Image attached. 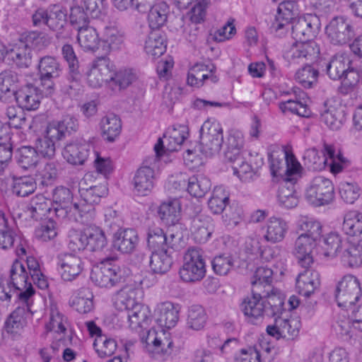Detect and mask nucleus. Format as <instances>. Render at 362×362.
<instances>
[{
	"mask_svg": "<svg viewBox=\"0 0 362 362\" xmlns=\"http://www.w3.org/2000/svg\"><path fill=\"white\" fill-rule=\"evenodd\" d=\"M99 126L103 138L109 142L115 141L121 133V120L114 113H107L103 116L100 121Z\"/></svg>",
	"mask_w": 362,
	"mask_h": 362,
	"instance_id": "36",
	"label": "nucleus"
},
{
	"mask_svg": "<svg viewBox=\"0 0 362 362\" xmlns=\"http://www.w3.org/2000/svg\"><path fill=\"white\" fill-rule=\"evenodd\" d=\"M78 129V119L73 115H66L59 120L49 122L46 127L44 136L56 143L76 132Z\"/></svg>",
	"mask_w": 362,
	"mask_h": 362,
	"instance_id": "15",
	"label": "nucleus"
},
{
	"mask_svg": "<svg viewBox=\"0 0 362 362\" xmlns=\"http://www.w3.org/2000/svg\"><path fill=\"white\" fill-rule=\"evenodd\" d=\"M246 156L243 155L235 158L234 160H230L233 175H236L241 181L248 182L255 180L257 177V168L263 164V159L257 153L252 156L255 160V167L246 160Z\"/></svg>",
	"mask_w": 362,
	"mask_h": 362,
	"instance_id": "21",
	"label": "nucleus"
},
{
	"mask_svg": "<svg viewBox=\"0 0 362 362\" xmlns=\"http://www.w3.org/2000/svg\"><path fill=\"white\" fill-rule=\"evenodd\" d=\"M180 306L166 301L157 305L154 315L157 324L163 329L174 327L179 320Z\"/></svg>",
	"mask_w": 362,
	"mask_h": 362,
	"instance_id": "23",
	"label": "nucleus"
},
{
	"mask_svg": "<svg viewBox=\"0 0 362 362\" xmlns=\"http://www.w3.org/2000/svg\"><path fill=\"white\" fill-rule=\"evenodd\" d=\"M284 302L280 296L268 294L267 290H252V295L245 298L240 305L247 322L259 325L264 315L274 317L283 309Z\"/></svg>",
	"mask_w": 362,
	"mask_h": 362,
	"instance_id": "1",
	"label": "nucleus"
},
{
	"mask_svg": "<svg viewBox=\"0 0 362 362\" xmlns=\"http://www.w3.org/2000/svg\"><path fill=\"white\" fill-rule=\"evenodd\" d=\"M59 163L55 161L47 162L36 173L37 179L44 186L51 185L58 177Z\"/></svg>",
	"mask_w": 362,
	"mask_h": 362,
	"instance_id": "59",
	"label": "nucleus"
},
{
	"mask_svg": "<svg viewBox=\"0 0 362 362\" xmlns=\"http://www.w3.org/2000/svg\"><path fill=\"white\" fill-rule=\"evenodd\" d=\"M156 162L157 158L156 157L149 158L136 171L132 183L134 191L139 195L146 196L153 189L155 173L151 165H155Z\"/></svg>",
	"mask_w": 362,
	"mask_h": 362,
	"instance_id": "13",
	"label": "nucleus"
},
{
	"mask_svg": "<svg viewBox=\"0 0 362 362\" xmlns=\"http://www.w3.org/2000/svg\"><path fill=\"white\" fill-rule=\"evenodd\" d=\"M300 327V322L297 318L280 316L275 318L274 325L267 326V332L276 339H290L298 334Z\"/></svg>",
	"mask_w": 362,
	"mask_h": 362,
	"instance_id": "18",
	"label": "nucleus"
},
{
	"mask_svg": "<svg viewBox=\"0 0 362 362\" xmlns=\"http://www.w3.org/2000/svg\"><path fill=\"white\" fill-rule=\"evenodd\" d=\"M292 6L293 4L289 1L279 4L276 16L271 26L273 30L278 31L283 29L293 19L294 14L291 10Z\"/></svg>",
	"mask_w": 362,
	"mask_h": 362,
	"instance_id": "56",
	"label": "nucleus"
},
{
	"mask_svg": "<svg viewBox=\"0 0 362 362\" xmlns=\"http://www.w3.org/2000/svg\"><path fill=\"white\" fill-rule=\"evenodd\" d=\"M180 201L175 198L163 202L158 210V216L162 223L168 226L177 224L181 217Z\"/></svg>",
	"mask_w": 362,
	"mask_h": 362,
	"instance_id": "34",
	"label": "nucleus"
},
{
	"mask_svg": "<svg viewBox=\"0 0 362 362\" xmlns=\"http://www.w3.org/2000/svg\"><path fill=\"white\" fill-rule=\"evenodd\" d=\"M90 151V146L85 142L73 141L66 144L62 151L63 158L71 165L84 164Z\"/></svg>",
	"mask_w": 362,
	"mask_h": 362,
	"instance_id": "27",
	"label": "nucleus"
},
{
	"mask_svg": "<svg viewBox=\"0 0 362 362\" xmlns=\"http://www.w3.org/2000/svg\"><path fill=\"white\" fill-rule=\"evenodd\" d=\"M279 107L284 113L289 112L303 117H308L311 114V111L308 105L299 100L290 99L281 102L279 104Z\"/></svg>",
	"mask_w": 362,
	"mask_h": 362,
	"instance_id": "64",
	"label": "nucleus"
},
{
	"mask_svg": "<svg viewBox=\"0 0 362 362\" xmlns=\"http://www.w3.org/2000/svg\"><path fill=\"white\" fill-rule=\"evenodd\" d=\"M88 250L90 251H100L107 245V239L104 231L95 225L86 226Z\"/></svg>",
	"mask_w": 362,
	"mask_h": 362,
	"instance_id": "51",
	"label": "nucleus"
},
{
	"mask_svg": "<svg viewBox=\"0 0 362 362\" xmlns=\"http://www.w3.org/2000/svg\"><path fill=\"white\" fill-rule=\"evenodd\" d=\"M243 155H247L252 157V154L244 150V137L241 132L231 129L226 141V150L224 152L226 160H234L235 158Z\"/></svg>",
	"mask_w": 362,
	"mask_h": 362,
	"instance_id": "30",
	"label": "nucleus"
},
{
	"mask_svg": "<svg viewBox=\"0 0 362 362\" xmlns=\"http://www.w3.org/2000/svg\"><path fill=\"white\" fill-rule=\"evenodd\" d=\"M289 228L288 223L281 217L272 216L262 227V239L272 244L281 243Z\"/></svg>",
	"mask_w": 362,
	"mask_h": 362,
	"instance_id": "20",
	"label": "nucleus"
},
{
	"mask_svg": "<svg viewBox=\"0 0 362 362\" xmlns=\"http://www.w3.org/2000/svg\"><path fill=\"white\" fill-rule=\"evenodd\" d=\"M320 121L332 130H338L345 121L344 108L333 101L327 100L320 113Z\"/></svg>",
	"mask_w": 362,
	"mask_h": 362,
	"instance_id": "24",
	"label": "nucleus"
},
{
	"mask_svg": "<svg viewBox=\"0 0 362 362\" xmlns=\"http://www.w3.org/2000/svg\"><path fill=\"white\" fill-rule=\"evenodd\" d=\"M23 304V306H18L6 320L4 328L8 333H17L23 327L25 316L28 309L27 303Z\"/></svg>",
	"mask_w": 362,
	"mask_h": 362,
	"instance_id": "55",
	"label": "nucleus"
},
{
	"mask_svg": "<svg viewBox=\"0 0 362 362\" xmlns=\"http://www.w3.org/2000/svg\"><path fill=\"white\" fill-rule=\"evenodd\" d=\"M317 241V240L306 235H299L296 240L294 255L302 267L309 268L313 264L314 262L313 252Z\"/></svg>",
	"mask_w": 362,
	"mask_h": 362,
	"instance_id": "25",
	"label": "nucleus"
},
{
	"mask_svg": "<svg viewBox=\"0 0 362 362\" xmlns=\"http://www.w3.org/2000/svg\"><path fill=\"white\" fill-rule=\"evenodd\" d=\"M173 264L168 250L152 251L150 267L156 274H163L168 272Z\"/></svg>",
	"mask_w": 362,
	"mask_h": 362,
	"instance_id": "47",
	"label": "nucleus"
},
{
	"mask_svg": "<svg viewBox=\"0 0 362 362\" xmlns=\"http://www.w3.org/2000/svg\"><path fill=\"white\" fill-rule=\"evenodd\" d=\"M18 74L12 70H5L0 74V100L6 101L16 96Z\"/></svg>",
	"mask_w": 362,
	"mask_h": 362,
	"instance_id": "42",
	"label": "nucleus"
},
{
	"mask_svg": "<svg viewBox=\"0 0 362 362\" xmlns=\"http://www.w3.org/2000/svg\"><path fill=\"white\" fill-rule=\"evenodd\" d=\"M188 127L184 124H174L165 132L163 139L159 138L154 146L157 157L167 151H177L188 136Z\"/></svg>",
	"mask_w": 362,
	"mask_h": 362,
	"instance_id": "10",
	"label": "nucleus"
},
{
	"mask_svg": "<svg viewBox=\"0 0 362 362\" xmlns=\"http://www.w3.org/2000/svg\"><path fill=\"white\" fill-rule=\"evenodd\" d=\"M361 296L358 279L351 274L345 275L338 282L335 291V299L339 307L349 312V308L358 302Z\"/></svg>",
	"mask_w": 362,
	"mask_h": 362,
	"instance_id": "5",
	"label": "nucleus"
},
{
	"mask_svg": "<svg viewBox=\"0 0 362 362\" xmlns=\"http://www.w3.org/2000/svg\"><path fill=\"white\" fill-rule=\"evenodd\" d=\"M305 165L314 171L322 170L325 168L327 164V159L315 148L305 151L303 156Z\"/></svg>",
	"mask_w": 362,
	"mask_h": 362,
	"instance_id": "60",
	"label": "nucleus"
},
{
	"mask_svg": "<svg viewBox=\"0 0 362 362\" xmlns=\"http://www.w3.org/2000/svg\"><path fill=\"white\" fill-rule=\"evenodd\" d=\"M144 49L147 54L158 57L166 50L165 38L160 30H151L145 41Z\"/></svg>",
	"mask_w": 362,
	"mask_h": 362,
	"instance_id": "43",
	"label": "nucleus"
},
{
	"mask_svg": "<svg viewBox=\"0 0 362 362\" xmlns=\"http://www.w3.org/2000/svg\"><path fill=\"white\" fill-rule=\"evenodd\" d=\"M211 187L210 180L202 175H194L187 179V190L192 197H203Z\"/></svg>",
	"mask_w": 362,
	"mask_h": 362,
	"instance_id": "52",
	"label": "nucleus"
},
{
	"mask_svg": "<svg viewBox=\"0 0 362 362\" xmlns=\"http://www.w3.org/2000/svg\"><path fill=\"white\" fill-rule=\"evenodd\" d=\"M79 193L81 197V201L78 203L81 205V208L88 209L92 208L93 214L89 215V213L84 211L83 221H80L82 223H86L89 221H91L95 216V209L93 207L94 204H97L100 202L103 197L107 194V189L103 185L91 186L89 188H83L80 186Z\"/></svg>",
	"mask_w": 362,
	"mask_h": 362,
	"instance_id": "19",
	"label": "nucleus"
},
{
	"mask_svg": "<svg viewBox=\"0 0 362 362\" xmlns=\"http://www.w3.org/2000/svg\"><path fill=\"white\" fill-rule=\"evenodd\" d=\"M339 255L344 264L351 267L362 264V246L358 244L346 240Z\"/></svg>",
	"mask_w": 362,
	"mask_h": 362,
	"instance_id": "46",
	"label": "nucleus"
},
{
	"mask_svg": "<svg viewBox=\"0 0 362 362\" xmlns=\"http://www.w3.org/2000/svg\"><path fill=\"white\" fill-rule=\"evenodd\" d=\"M129 327L134 331L139 332L146 329L150 321V310L147 306L136 305L127 311Z\"/></svg>",
	"mask_w": 362,
	"mask_h": 362,
	"instance_id": "38",
	"label": "nucleus"
},
{
	"mask_svg": "<svg viewBox=\"0 0 362 362\" xmlns=\"http://www.w3.org/2000/svg\"><path fill=\"white\" fill-rule=\"evenodd\" d=\"M297 228L302 232L300 235H306L317 240L322 236L321 223L311 217H300L297 223Z\"/></svg>",
	"mask_w": 362,
	"mask_h": 362,
	"instance_id": "54",
	"label": "nucleus"
},
{
	"mask_svg": "<svg viewBox=\"0 0 362 362\" xmlns=\"http://www.w3.org/2000/svg\"><path fill=\"white\" fill-rule=\"evenodd\" d=\"M124 34L115 27H107L104 32L103 49L105 54L121 49L124 44Z\"/></svg>",
	"mask_w": 362,
	"mask_h": 362,
	"instance_id": "48",
	"label": "nucleus"
},
{
	"mask_svg": "<svg viewBox=\"0 0 362 362\" xmlns=\"http://www.w3.org/2000/svg\"><path fill=\"white\" fill-rule=\"evenodd\" d=\"M1 300H10L16 294L23 303H28V299L34 294L35 291L30 281L28 273L25 265L20 260H15L10 269L9 280L0 281Z\"/></svg>",
	"mask_w": 362,
	"mask_h": 362,
	"instance_id": "2",
	"label": "nucleus"
},
{
	"mask_svg": "<svg viewBox=\"0 0 362 362\" xmlns=\"http://www.w3.org/2000/svg\"><path fill=\"white\" fill-rule=\"evenodd\" d=\"M329 41L334 45H344L354 36L351 23L344 16L332 18L325 28Z\"/></svg>",
	"mask_w": 362,
	"mask_h": 362,
	"instance_id": "14",
	"label": "nucleus"
},
{
	"mask_svg": "<svg viewBox=\"0 0 362 362\" xmlns=\"http://www.w3.org/2000/svg\"><path fill=\"white\" fill-rule=\"evenodd\" d=\"M168 6L166 3L160 2L151 6L148 14V22L152 30H159L167 21Z\"/></svg>",
	"mask_w": 362,
	"mask_h": 362,
	"instance_id": "53",
	"label": "nucleus"
},
{
	"mask_svg": "<svg viewBox=\"0 0 362 362\" xmlns=\"http://www.w3.org/2000/svg\"><path fill=\"white\" fill-rule=\"evenodd\" d=\"M26 265L28 269V274L30 279L39 288L44 290L48 286V280L47 276L40 269V266L37 260L33 257H28L26 259Z\"/></svg>",
	"mask_w": 362,
	"mask_h": 362,
	"instance_id": "57",
	"label": "nucleus"
},
{
	"mask_svg": "<svg viewBox=\"0 0 362 362\" xmlns=\"http://www.w3.org/2000/svg\"><path fill=\"white\" fill-rule=\"evenodd\" d=\"M84 266V261L76 255L66 253L57 257V269L64 281L76 279L83 271Z\"/></svg>",
	"mask_w": 362,
	"mask_h": 362,
	"instance_id": "17",
	"label": "nucleus"
},
{
	"mask_svg": "<svg viewBox=\"0 0 362 362\" xmlns=\"http://www.w3.org/2000/svg\"><path fill=\"white\" fill-rule=\"evenodd\" d=\"M206 263L202 251L199 248H189L184 256V262L179 274L185 282L200 281L206 274Z\"/></svg>",
	"mask_w": 362,
	"mask_h": 362,
	"instance_id": "4",
	"label": "nucleus"
},
{
	"mask_svg": "<svg viewBox=\"0 0 362 362\" xmlns=\"http://www.w3.org/2000/svg\"><path fill=\"white\" fill-rule=\"evenodd\" d=\"M139 237L135 230L127 228L118 230L114 235L113 247L124 254H129L136 248Z\"/></svg>",
	"mask_w": 362,
	"mask_h": 362,
	"instance_id": "31",
	"label": "nucleus"
},
{
	"mask_svg": "<svg viewBox=\"0 0 362 362\" xmlns=\"http://www.w3.org/2000/svg\"><path fill=\"white\" fill-rule=\"evenodd\" d=\"M57 234V223L51 218L41 223L35 231V238L42 242L54 240Z\"/></svg>",
	"mask_w": 362,
	"mask_h": 362,
	"instance_id": "61",
	"label": "nucleus"
},
{
	"mask_svg": "<svg viewBox=\"0 0 362 362\" xmlns=\"http://www.w3.org/2000/svg\"><path fill=\"white\" fill-rule=\"evenodd\" d=\"M229 203V194L223 186L216 187L208 201L210 211L214 214H221Z\"/></svg>",
	"mask_w": 362,
	"mask_h": 362,
	"instance_id": "49",
	"label": "nucleus"
},
{
	"mask_svg": "<svg viewBox=\"0 0 362 362\" xmlns=\"http://www.w3.org/2000/svg\"><path fill=\"white\" fill-rule=\"evenodd\" d=\"M77 40L84 52H95L99 48L100 38L95 28L82 26L78 30Z\"/></svg>",
	"mask_w": 362,
	"mask_h": 362,
	"instance_id": "41",
	"label": "nucleus"
},
{
	"mask_svg": "<svg viewBox=\"0 0 362 362\" xmlns=\"http://www.w3.org/2000/svg\"><path fill=\"white\" fill-rule=\"evenodd\" d=\"M36 182L31 177H20L13 179L12 192L18 197H26L36 189Z\"/></svg>",
	"mask_w": 362,
	"mask_h": 362,
	"instance_id": "63",
	"label": "nucleus"
},
{
	"mask_svg": "<svg viewBox=\"0 0 362 362\" xmlns=\"http://www.w3.org/2000/svg\"><path fill=\"white\" fill-rule=\"evenodd\" d=\"M112 67L113 64L108 58L102 57L95 59L86 72L87 84L93 88H100L105 83L110 85L112 78H110Z\"/></svg>",
	"mask_w": 362,
	"mask_h": 362,
	"instance_id": "11",
	"label": "nucleus"
},
{
	"mask_svg": "<svg viewBox=\"0 0 362 362\" xmlns=\"http://www.w3.org/2000/svg\"><path fill=\"white\" fill-rule=\"evenodd\" d=\"M52 202L56 205L54 213L62 219L67 218L77 222L83 221L85 210L89 215L93 214L91 207L81 208L78 202H74L71 191L64 186H58L53 189Z\"/></svg>",
	"mask_w": 362,
	"mask_h": 362,
	"instance_id": "3",
	"label": "nucleus"
},
{
	"mask_svg": "<svg viewBox=\"0 0 362 362\" xmlns=\"http://www.w3.org/2000/svg\"><path fill=\"white\" fill-rule=\"evenodd\" d=\"M349 59L344 55H335L326 65V70L329 77L332 80H339L344 78L349 81V85H354V81L349 78V76L354 75V70H349Z\"/></svg>",
	"mask_w": 362,
	"mask_h": 362,
	"instance_id": "26",
	"label": "nucleus"
},
{
	"mask_svg": "<svg viewBox=\"0 0 362 362\" xmlns=\"http://www.w3.org/2000/svg\"><path fill=\"white\" fill-rule=\"evenodd\" d=\"M320 28V18L313 14H305L292 23L293 37L299 42H305L318 33Z\"/></svg>",
	"mask_w": 362,
	"mask_h": 362,
	"instance_id": "16",
	"label": "nucleus"
},
{
	"mask_svg": "<svg viewBox=\"0 0 362 362\" xmlns=\"http://www.w3.org/2000/svg\"><path fill=\"white\" fill-rule=\"evenodd\" d=\"M273 271L267 267H259L255 272L252 277V290H267L268 294L271 291Z\"/></svg>",
	"mask_w": 362,
	"mask_h": 362,
	"instance_id": "50",
	"label": "nucleus"
},
{
	"mask_svg": "<svg viewBox=\"0 0 362 362\" xmlns=\"http://www.w3.org/2000/svg\"><path fill=\"white\" fill-rule=\"evenodd\" d=\"M320 54V47L313 40L305 42L296 41L286 51L284 58L289 64H304L308 60H313Z\"/></svg>",
	"mask_w": 362,
	"mask_h": 362,
	"instance_id": "12",
	"label": "nucleus"
},
{
	"mask_svg": "<svg viewBox=\"0 0 362 362\" xmlns=\"http://www.w3.org/2000/svg\"><path fill=\"white\" fill-rule=\"evenodd\" d=\"M90 279L100 287L110 288L120 281V271L117 266L110 264L97 266L92 269Z\"/></svg>",
	"mask_w": 362,
	"mask_h": 362,
	"instance_id": "22",
	"label": "nucleus"
},
{
	"mask_svg": "<svg viewBox=\"0 0 362 362\" xmlns=\"http://www.w3.org/2000/svg\"><path fill=\"white\" fill-rule=\"evenodd\" d=\"M66 23V12L61 6L54 5L49 8L47 25L53 30H60Z\"/></svg>",
	"mask_w": 362,
	"mask_h": 362,
	"instance_id": "62",
	"label": "nucleus"
},
{
	"mask_svg": "<svg viewBox=\"0 0 362 362\" xmlns=\"http://www.w3.org/2000/svg\"><path fill=\"white\" fill-rule=\"evenodd\" d=\"M321 153L327 159V165L329 167L330 171L333 174H337L343 170L346 166V160L341 155L339 149H337L332 144H324Z\"/></svg>",
	"mask_w": 362,
	"mask_h": 362,
	"instance_id": "44",
	"label": "nucleus"
},
{
	"mask_svg": "<svg viewBox=\"0 0 362 362\" xmlns=\"http://www.w3.org/2000/svg\"><path fill=\"white\" fill-rule=\"evenodd\" d=\"M174 238L173 234L168 237L163 230L157 226H151L148 230L147 243L152 251L168 250L172 247Z\"/></svg>",
	"mask_w": 362,
	"mask_h": 362,
	"instance_id": "37",
	"label": "nucleus"
},
{
	"mask_svg": "<svg viewBox=\"0 0 362 362\" xmlns=\"http://www.w3.org/2000/svg\"><path fill=\"white\" fill-rule=\"evenodd\" d=\"M207 315L204 308L201 305H192L188 311L187 326L193 330H200L206 325Z\"/></svg>",
	"mask_w": 362,
	"mask_h": 362,
	"instance_id": "58",
	"label": "nucleus"
},
{
	"mask_svg": "<svg viewBox=\"0 0 362 362\" xmlns=\"http://www.w3.org/2000/svg\"><path fill=\"white\" fill-rule=\"evenodd\" d=\"M8 59L18 67H28L32 62V50L28 45L24 42L16 44L7 52Z\"/></svg>",
	"mask_w": 362,
	"mask_h": 362,
	"instance_id": "45",
	"label": "nucleus"
},
{
	"mask_svg": "<svg viewBox=\"0 0 362 362\" xmlns=\"http://www.w3.org/2000/svg\"><path fill=\"white\" fill-rule=\"evenodd\" d=\"M298 177L284 178L278 191V200L281 206L287 209L294 208L298 205V199L295 189V183Z\"/></svg>",
	"mask_w": 362,
	"mask_h": 362,
	"instance_id": "33",
	"label": "nucleus"
},
{
	"mask_svg": "<svg viewBox=\"0 0 362 362\" xmlns=\"http://www.w3.org/2000/svg\"><path fill=\"white\" fill-rule=\"evenodd\" d=\"M190 230L197 243H204L214 231V221L209 216L198 215L192 219Z\"/></svg>",
	"mask_w": 362,
	"mask_h": 362,
	"instance_id": "29",
	"label": "nucleus"
},
{
	"mask_svg": "<svg viewBox=\"0 0 362 362\" xmlns=\"http://www.w3.org/2000/svg\"><path fill=\"white\" fill-rule=\"evenodd\" d=\"M223 141V128L217 122L206 121L201 129L202 151L211 156L218 153Z\"/></svg>",
	"mask_w": 362,
	"mask_h": 362,
	"instance_id": "8",
	"label": "nucleus"
},
{
	"mask_svg": "<svg viewBox=\"0 0 362 362\" xmlns=\"http://www.w3.org/2000/svg\"><path fill=\"white\" fill-rule=\"evenodd\" d=\"M37 70L42 88V91L45 96L51 95L54 91V80L62 74V64L56 57L47 55L40 58Z\"/></svg>",
	"mask_w": 362,
	"mask_h": 362,
	"instance_id": "7",
	"label": "nucleus"
},
{
	"mask_svg": "<svg viewBox=\"0 0 362 362\" xmlns=\"http://www.w3.org/2000/svg\"><path fill=\"white\" fill-rule=\"evenodd\" d=\"M271 174L275 176L299 177L300 165L293 155L283 150L273 151L268 155Z\"/></svg>",
	"mask_w": 362,
	"mask_h": 362,
	"instance_id": "6",
	"label": "nucleus"
},
{
	"mask_svg": "<svg viewBox=\"0 0 362 362\" xmlns=\"http://www.w3.org/2000/svg\"><path fill=\"white\" fill-rule=\"evenodd\" d=\"M341 230L344 234L352 238H362V213L351 210L344 215Z\"/></svg>",
	"mask_w": 362,
	"mask_h": 362,
	"instance_id": "39",
	"label": "nucleus"
},
{
	"mask_svg": "<svg viewBox=\"0 0 362 362\" xmlns=\"http://www.w3.org/2000/svg\"><path fill=\"white\" fill-rule=\"evenodd\" d=\"M50 206V200L42 194H37L30 199L26 206L25 214L27 217L34 221H39L52 211Z\"/></svg>",
	"mask_w": 362,
	"mask_h": 362,
	"instance_id": "35",
	"label": "nucleus"
},
{
	"mask_svg": "<svg viewBox=\"0 0 362 362\" xmlns=\"http://www.w3.org/2000/svg\"><path fill=\"white\" fill-rule=\"evenodd\" d=\"M44 92L33 85H28L16 93L15 99L19 106L27 110L38 108Z\"/></svg>",
	"mask_w": 362,
	"mask_h": 362,
	"instance_id": "28",
	"label": "nucleus"
},
{
	"mask_svg": "<svg viewBox=\"0 0 362 362\" xmlns=\"http://www.w3.org/2000/svg\"><path fill=\"white\" fill-rule=\"evenodd\" d=\"M93 294L88 288H81L74 293L69 305L80 313H88L93 308Z\"/></svg>",
	"mask_w": 362,
	"mask_h": 362,
	"instance_id": "40",
	"label": "nucleus"
},
{
	"mask_svg": "<svg viewBox=\"0 0 362 362\" xmlns=\"http://www.w3.org/2000/svg\"><path fill=\"white\" fill-rule=\"evenodd\" d=\"M305 269L300 272L296 279L297 291L305 297H309L320 286V274L317 271Z\"/></svg>",
	"mask_w": 362,
	"mask_h": 362,
	"instance_id": "32",
	"label": "nucleus"
},
{
	"mask_svg": "<svg viewBox=\"0 0 362 362\" xmlns=\"http://www.w3.org/2000/svg\"><path fill=\"white\" fill-rule=\"evenodd\" d=\"M334 198L332 181L322 176L315 177L305 192V199L311 204L319 206L330 203Z\"/></svg>",
	"mask_w": 362,
	"mask_h": 362,
	"instance_id": "9",
	"label": "nucleus"
}]
</instances>
